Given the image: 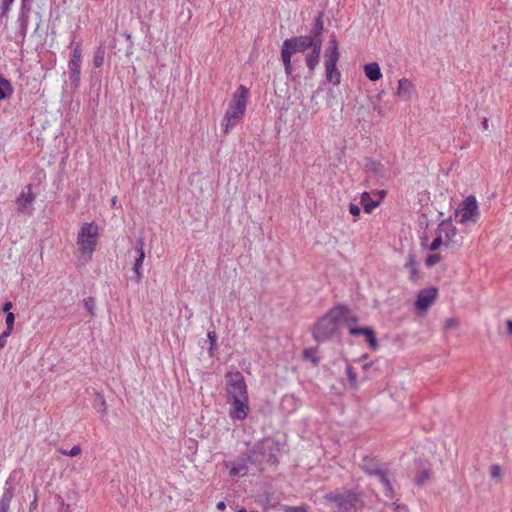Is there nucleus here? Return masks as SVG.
<instances>
[{
    "label": "nucleus",
    "mask_w": 512,
    "mask_h": 512,
    "mask_svg": "<svg viewBox=\"0 0 512 512\" xmlns=\"http://www.w3.org/2000/svg\"><path fill=\"white\" fill-rule=\"evenodd\" d=\"M324 499L333 512H361L364 506L362 493L352 489L329 492Z\"/></svg>",
    "instance_id": "nucleus-1"
},
{
    "label": "nucleus",
    "mask_w": 512,
    "mask_h": 512,
    "mask_svg": "<svg viewBox=\"0 0 512 512\" xmlns=\"http://www.w3.org/2000/svg\"><path fill=\"white\" fill-rule=\"evenodd\" d=\"M248 96L249 90L244 85H240L234 92L221 123L225 134H228L243 118L247 107Z\"/></svg>",
    "instance_id": "nucleus-2"
},
{
    "label": "nucleus",
    "mask_w": 512,
    "mask_h": 512,
    "mask_svg": "<svg viewBox=\"0 0 512 512\" xmlns=\"http://www.w3.org/2000/svg\"><path fill=\"white\" fill-rule=\"evenodd\" d=\"M346 312L345 308L332 307L324 314L313 326L312 336L317 342H325L329 340L337 330V326L341 323V318Z\"/></svg>",
    "instance_id": "nucleus-3"
},
{
    "label": "nucleus",
    "mask_w": 512,
    "mask_h": 512,
    "mask_svg": "<svg viewBox=\"0 0 512 512\" xmlns=\"http://www.w3.org/2000/svg\"><path fill=\"white\" fill-rule=\"evenodd\" d=\"M98 226L91 223H85L77 236V245L79 250L78 261L84 265L92 259L93 252L97 245Z\"/></svg>",
    "instance_id": "nucleus-4"
},
{
    "label": "nucleus",
    "mask_w": 512,
    "mask_h": 512,
    "mask_svg": "<svg viewBox=\"0 0 512 512\" xmlns=\"http://www.w3.org/2000/svg\"><path fill=\"white\" fill-rule=\"evenodd\" d=\"M324 58L325 75L327 81L332 83L333 85H338L341 81V73L337 68V62L339 60V51L338 41L335 34H332L330 36Z\"/></svg>",
    "instance_id": "nucleus-5"
},
{
    "label": "nucleus",
    "mask_w": 512,
    "mask_h": 512,
    "mask_svg": "<svg viewBox=\"0 0 512 512\" xmlns=\"http://www.w3.org/2000/svg\"><path fill=\"white\" fill-rule=\"evenodd\" d=\"M456 215L460 217L459 222L462 224L476 223L480 216L476 198L472 195L466 197L456 209Z\"/></svg>",
    "instance_id": "nucleus-6"
},
{
    "label": "nucleus",
    "mask_w": 512,
    "mask_h": 512,
    "mask_svg": "<svg viewBox=\"0 0 512 512\" xmlns=\"http://www.w3.org/2000/svg\"><path fill=\"white\" fill-rule=\"evenodd\" d=\"M226 391L228 399L241 398L248 396L247 385L240 372L228 373Z\"/></svg>",
    "instance_id": "nucleus-7"
},
{
    "label": "nucleus",
    "mask_w": 512,
    "mask_h": 512,
    "mask_svg": "<svg viewBox=\"0 0 512 512\" xmlns=\"http://www.w3.org/2000/svg\"><path fill=\"white\" fill-rule=\"evenodd\" d=\"M81 59H82L81 44L76 43V45L71 53V58L68 62L69 78H70L71 84L75 88H77L80 84Z\"/></svg>",
    "instance_id": "nucleus-8"
},
{
    "label": "nucleus",
    "mask_w": 512,
    "mask_h": 512,
    "mask_svg": "<svg viewBox=\"0 0 512 512\" xmlns=\"http://www.w3.org/2000/svg\"><path fill=\"white\" fill-rule=\"evenodd\" d=\"M230 404L229 417L233 420L243 421L249 413L248 396L241 398L228 399Z\"/></svg>",
    "instance_id": "nucleus-9"
},
{
    "label": "nucleus",
    "mask_w": 512,
    "mask_h": 512,
    "mask_svg": "<svg viewBox=\"0 0 512 512\" xmlns=\"http://www.w3.org/2000/svg\"><path fill=\"white\" fill-rule=\"evenodd\" d=\"M438 295V289L436 287H428L425 289H422L418 292L416 301H415V307L419 311H427L428 308L432 305V303L435 301Z\"/></svg>",
    "instance_id": "nucleus-10"
},
{
    "label": "nucleus",
    "mask_w": 512,
    "mask_h": 512,
    "mask_svg": "<svg viewBox=\"0 0 512 512\" xmlns=\"http://www.w3.org/2000/svg\"><path fill=\"white\" fill-rule=\"evenodd\" d=\"M315 41L308 36H297L291 37L284 40L283 44L287 46V49L292 53L304 52L307 49H311L315 45Z\"/></svg>",
    "instance_id": "nucleus-11"
},
{
    "label": "nucleus",
    "mask_w": 512,
    "mask_h": 512,
    "mask_svg": "<svg viewBox=\"0 0 512 512\" xmlns=\"http://www.w3.org/2000/svg\"><path fill=\"white\" fill-rule=\"evenodd\" d=\"M36 199L35 194L32 192V185L28 184L25 187V190L22 191L19 196L16 198V203L18 205V211L20 213H27L29 215L33 212V203Z\"/></svg>",
    "instance_id": "nucleus-12"
},
{
    "label": "nucleus",
    "mask_w": 512,
    "mask_h": 512,
    "mask_svg": "<svg viewBox=\"0 0 512 512\" xmlns=\"http://www.w3.org/2000/svg\"><path fill=\"white\" fill-rule=\"evenodd\" d=\"M348 332L353 337L364 336L365 341L368 343L372 350H377L379 348V343L376 339L375 331L372 327L350 326Z\"/></svg>",
    "instance_id": "nucleus-13"
},
{
    "label": "nucleus",
    "mask_w": 512,
    "mask_h": 512,
    "mask_svg": "<svg viewBox=\"0 0 512 512\" xmlns=\"http://www.w3.org/2000/svg\"><path fill=\"white\" fill-rule=\"evenodd\" d=\"M134 248H135V252L137 255L134 259V265H133L134 277H133V279L135 280V282H139L143 277L142 265H143V261L145 258L144 240L142 237H140L136 240Z\"/></svg>",
    "instance_id": "nucleus-14"
},
{
    "label": "nucleus",
    "mask_w": 512,
    "mask_h": 512,
    "mask_svg": "<svg viewBox=\"0 0 512 512\" xmlns=\"http://www.w3.org/2000/svg\"><path fill=\"white\" fill-rule=\"evenodd\" d=\"M386 466L377 457L372 456H364L360 464L363 472L369 476H375Z\"/></svg>",
    "instance_id": "nucleus-15"
},
{
    "label": "nucleus",
    "mask_w": 512,
    "mask_h": 512,
    "mask_svg": "<svg viewBox=\"0 0 512 512\" xmlns=\"http://www.w3.org/2000/svg\"><path fill=\"white\" fill-rule=\"evenodd\" d=\"M226 467L229 468L230 477H243L248 473V459L239 457L233 461L226 462Z\"/></svg>",
    "instance_id": "nucleus-16"
},
{
    "label": "nucleus",
    "mask_w": 512,
    "mask_h": 512,
    "mask_svg": "<svg viewBox=\"0 0 512 512\" xmlns=\"http://www.w3.org/2000/svg\"><path fill=\"white\" fill-rule=\"evenodd\" d=\"M375 477H377L379 482L382 484L385 496L389 499H393L394 489L391 483L393 473L388 469V466L384 467L378 474L375 475Z\"/></svg>",
    "instance_id": "nucleus-17"
},
{
    "label": "nucleus",
    "mask_w": 512,
    "mask_h": 512,
    "mask_svg": "<svg viewBox=\"0 0 512 512\" xmlns=\"http://www.w3.org/2000/svg\"><path fill=\"white\" fill-rule=\"evenodd\" d=\"M457 229L450 220H442L437 228L436 233L444 234L445 245H449L453 237L456 235Z\"/></svg>",
    "instance_id": "nucleus-18"
},
{
    "label": "nucleus",
    "mask_w": 512,
    "mask_h": 512,
    "mask_svg": "<svg viewBox=\"0 0 512 512\" xmlns=\"http://www.w3.org/2000/svg\"><path fill=\"white\" fill-rule=\"evenodd\" d=\"M29 18H30V13L19 11L18 18H17V24L19 27V31H18L17 37L19 39L18 42L20 44H23L25 41L27 30H28Z\"/></svg>",
    "instance_id": "nucleus-19"
},
{
    "label": "nucleus",
    "mask_w": 512,
    "mask_h": 512,
    "mask_svg": "<svg viewBox=\"0 0 512 512\" xmlns=\"http://www.w3.org/2000/svg\"><path fill=\"white\" fill-rule=\"evenodd\" d=\"M14 497V487L10 478H8L5 482V488L3 490L2 496L0 498V509L9 510L10 503Z\"/></svg>",
    "instance_id": "nucleus-20"
},
{
    "label": "nucleus",
    "mask_w": 512,
    "mask_h": 512,
    "mask_svg": "<svg viewBox=\"0 0 512 512\" xmlns=\"http://www.w3.org/2000/svg\"><path fill=\"white\" fill-rule=\"evenodd\" d=\"M321 49L322 45L317 41L315 45L311 47V52L306 55V65L310 71H314L318 65Z\"/></svg>",
    "instance_id": "nucleus-21"
},
{
    "label": "nucleus",
    "mask_w": 512,
    "mask_h": 512,
    "mask_svg": "<svg viewBox=\"0 0 512 512\" xmlns=\"http://www.w3.org/2000/svg\"><path fill=\"white\" fill-rule=\"evenodd\" d=\"M412 90L413 85L408 79L402 78L398 81L397 95L400 98L408 100L411 97Z\"/></svg>",
    "instance_id": "nucleus-22"
},
{
    "label": "nucleus",
    "mask_w": 512,
    "mask_h": 512,
    "mask_svg": "<svg viewBox=\"0 0 512 512\" xmlns=\"http://www.w3.org/2000/svg\"><path fill=\"white\" fill-rule=\"evenodd\" d=\"M365 76L371 81H378L382 78L381 69L378 63L372 62L364 66Z\"/></svg>",
    "instance_id": "nucleus-23"
},
{
    "label": "nucleus",
    "mask_w": 512,
    "mask_h": 512,
    "mask_svg": "<svg viewBox=\"0 0 512 512\" xmlns=\"http://www.w3.org/2000/svg\"><path fill=\"white\" fill-rule=\"evenodd\" d=\"M323 29H324V24H323V20H322V14L320 13L315 19L314 26L311 30V35H307V36L312 38L315 42L318 41L322 45L321 35L323 32Z\"/></svg>",
    "instance_id": "nucleus-24"
},
{
    "label": "nucleus",
    "mask_w": 512,
    "mask_h": 512,
    "mask_svg": "<svg viewBox=\"0 0 512 512\" xmlns=\"http://www.w3.org/2000/svg\"><path fill=\"white\" fill-rule=\"evenodd\" d=\"M13 92L11 82L0 74V102L11 97Z\"/></svg>",
    "instance_id": "nucleus-25"
},
{
    "label": "nucleus",
    "mask_w": 512,
    "mask_h": 512,
    "mask_svg": "<svg viewBox=\"0 0 512 512\" xmlns=\"http://www.w3.org/2000/svg\"><path fill=\"white\" fill-rule=\"evenodd\" d=\"M361 205L366 213H371L380 203V201L372 200L368 192H363L360 199Z\"/></svg>",
    "instance_id": "nucleus-26"
},
{
    "label": "nucleus",
    "mask_w": 512,
    "mask_h": 512,
    "mask_svg": "<svg viewBox=\"0 0 512 512\" xmlns=\"http://www.w3.org/2000/svg\"><path fill=\"white\" fill-rule=\"evenodd\" d=\"M93 408L101 414L103 418L107 414V404L103 395L97 393L92 401Z\"/></svg>",
    "instance_id": "nucleus-27"
},
{
    "label": "nucleus",
    "mask_w": 512,
    "mask_h": 512,
    "mask_svg": "<svg viewBox=\"0 0 512 512\" xmlns=\"http://www.w3.org/2000/svg\"><path fill=\"white\" fill-rule=\"evenodd\" d=\"M291 56H292V53L287 49V46L282 44L281 57H282L283 65L285 68V72L287 74H290L292 72Z\"/></svg>",
    "instance_id": "nucleus-28"
},
{
    "label": "nucleus",
    "mask_w": 512,
    "mask_h": 512,
    "mask_svg": "<svg viewBox=\"0 0 512 512\" xmlns=\"http://www.w3.org/2000/svg\"><path fill=\"white\" fill-rule=\"evenodd\" d=\"M382 164L371 158H367L364 164V170L368 174H377L382 169Z\"/></svg>",
    "instance_id": "nucleus-29"
},
{
    "label": "nucleus",
    "mask_w": 512,
    "mask_h": 512,
    "mask_svg": "<svg viewBox=\"0 0 512 512\" xmlns=\"http://www.w3.org/2000/svg\"><path fill=\"white\" fill-rule=\"evenodd\" d=\"M336 308H345L346 309L344 316L341 318V323L344 322L346 324H351V323H356L359 321L358 316L353 315L351 313L350 308L347 305H344V304L337 305Z\"/></svg>",
    "instance_id": "nucleus-30"
},
{
    "label": "nucleus",
    "mask_w": 512,
    "mask_h": 512,
    "mask_svg": "<svg viewBox=\"0 0 512 512\" xmlns=\"http://www.w3.org/2000/svg\"><path fill=\"white\" fill-rule=\"evenodd\" d=\"M432 477V470L431 469H423L419 473V475L415 478V484L419 487L426 484L427 481H429Z\"/></svg>",
    "instance_id": "nucleus-31"
},
{
    "label": "nucleus",
    "mask_w": 512,
    "mask_h": 512,
    "mask_svg": "<svg viewBox=\"0 0 512 512\" xmlns=\"http://www.w3.org/2000/svg\"><path fill=\"white\" fill-rule=\"evenodd\" d=\"M317 347L308 348L303 351V357L305 360H308L313 363L314 366H317L320 362V358L316 356Z\"/></svg>",
    "instance_id": "nucleus-32"
},
{
    "label": "nucleus",
    "mask_w": 512,
    "mask_h": 512,
    "mask_svg": "<svg viewBox=\"0 0 512 512\" xmlns=\"http://www.w3.org/2000/svg\"><path fill=\"white\" fill-rule=\"evenodd\" d=\"M105 57V49L100 46L95 51L94 57H93V65L95 68H100L103 65Z\"/></svg>",
    "instance_id": "nucleus-33"
},
{
    "label": "nucleus",
    "mask_w": 512,
    "mask_h": 512,
    "mask_svg": "<svg viewBox=\"0 0 512 512\" xmlns=\"http://www.w3.org/2000/svg\"><path fill=\"white\" fill-rule=\"evenodd\" d=\"M345 371H346V375L348 377L350 386L353 388H356L357 387V373L354 371V368L352 367V365L347 364Z\"/></svg>",
    "instance_id": "nucleus-34"
},
{
    "label": "nucleus",
    "mask_w": 512,
    "mask_h": 512,
    "mask_svg": "<svg viewBox=\"0 0 512 512\" xmlns=\"http://www.w3.org/2000/svg\"><path fill=\"white\" fill-rule=\"evenodd\" d=\"M442 244H445L443 236L440 233H437L436 238L432 241V243L428 247V250L430 252H436Z\"/></svg>",
    "instance_id": "nucleus-35"
},
{
    "label": "nucleus",
    "mask_w": 512,
    "mask_h": 512,
    "mask_svg": "<svg viewBox=\"0 0 512 512\" xmlns=\"http://www.w3.org/2000/svg\"><path fill=\"white\" fill-rule=\"evenodd\" d=\"M14 0H2L0 5V18L7 16Z\"/></svg>",
    "instance_id": "nucleus-36"
},
{
    "label": "nucleus",
    "mask_w": 512,
    "mask_h": 512,
    "mask_svg": "<svg viewBox=\"0 0 512 512\" xmlns=\"http://www.w3.org/2000/svg\"><path fill=\"white\" fill-rule=\"evenodd\" d=\"M210 347H209V354L212 355L213 351L217 348V335L215 331H209L207 334Z\"/></svg>",
    "instance_id": "nucleus-37"
},
{
    "label": "nucleus",
    "mask_w": 512,
    "mask_h": 512,
    "mask_svg": "<svg viewBox=\"0 0 512 512\" xmlns=\"http://www.w3.org/2000/svg\"><path fill=\"white\" fill-rule=\"evenodd\" d=\"M441 260H442V256L440 254L433 253L425 259V264L427 267H432V266L436 265L437 263H439Z\"/></svg>",
    "instance_id": "nucleus-38"
},
{
    "label": "nucleus",
    "mask_w": 512,
    "mask_h": 512,
    "mask_svg": "<svg viewBox=\"0 0 512 512\" xmlns=\"http://www.w3.org/2000/svg\"><path fill=\"white\" fill-rule=\"evenodd\" d=\"M6 331L11 332L13 331L14 322H15V315L12 312H8L6 314Z\"/></svg>",
    "instance_id": "nucleus-39"
},
{
    "label": "nucleus",
    "mask_w": 512,
    "mask_h": 512,
    "mask_svg": "<svg viewBox=\"0 0 512 512\" xmlns=\"http://www.w3.org/2000/svg\"><path fill=\"white\" fill-rule=\"evenodd\" d=\"M81 452V447L79 445L73 446L70 450L61 449L60 453L62 455H67L70 457H75Z\"/></svg>",
    "instance_id": "nucleus-40"
},
{
    "label": "nucleus",
    "mask_w": 512,
    "mask_h": 512,
    "mask_svg": "<svg viewBox=\"0 0 512 512\" xmlns=\"http://www.w3.org/2000/svg\"><path fill=\"white\" fill-rule=\"evenodd\" d=\"M84 306L90 315H94L95 299L93 297L84 299Z\"/></svg>",
    "instance_id": "nucleus-41"
},
{
    "label": "nucleus",
    "mask_w": 512,
    "mask_h": 512,
    "mask_svg": "<svg viewBox=\"0 0 512 512\" xmlns=\"http://www.w3.org/2000/svg\"><path fill=\"white\" fill-rule=\"evenodd\" d=\"M33 0H21L20 10L21 12L31 13Z\"/></svg>",
    "instance_id": "nucleus-42"
},
{
    "label": "nucleus",
    "mask_w": 512,
    "mask_h": 512,
    "mask_svg": "<svg viewBox=\"0 0 512 512\" xmlns=\"http://www.w3.org/2000/svg\"><path fill=\"white\" fill-rule=\"evenodd\" d=\"M406 266L411 269V274H412L411 278H412L416 272V260H415L414 255H412V254L409 255L408 262H407Z\"/></svg>",
    "instance_id": "nucleus-43"
},
{
    "label": "nucleus",
    "mask_w": 512,
    "mask_h": 512,
    "mask_svg": "<svg viewBox=\"0 0 512 512\" xmlns=\"http://www.w3.org/2000/svg\"><path fill=\"white\" fill-rule=\"evenodd\" d=\"M11 335V332L4 330L0 334V350L3 349L7 344V338Z\"/></svg>",
    "instance_id": "nucleus-44"
},
{
    "label": "nucleus",
    "mask_w": 512,
    "mask_h": 512,
    "mask_svg": "<svg viewBox=\"0 0 512 512\" xmlns=\"http://www.w3.org/2000/svg\"><path fill=\"white\" fill-rule=\"evenodd\" d=\"M349 212L353 215V216H359L360 215V207L354 203H350L349 204Z\"/></svg>",
    "instance_id": "nucleus-45"
},
{
    "label": "nucleus",
    "mask_w": 512,
    "mask_h": 512,
    "mask_svg": "<svg viewBox=\"0 0 512 512\" xmlns=\"http://www.w3.org/2000/svg\"><path fill=\"white\" fill-rule=\"evenodd\" d=\"M287 512H306V509L303 507H288Z\"/></svg>",
    "instance_id": "nucleus-46"
},
{
    "label": "nucleus",
    "mask_w": 512,
    "mask_h": 512,
    "mask_svg": "<svg viewBox=\"0 0 512 512\" xmlns=\"http://www.w3.org/2000/svg\"><path fill=\"white\" fill-rule=\"evenodd\" d=\"M12 303L10 301H7L3 304V311L7 314L8 312H11Z\"/></svg>",
    "instance_id": "nucleus-47"
},
{
    "label": "nucleus",
    "mask_w": 512,
    "mask_h": 512,
    "mask_svg": "<svg viewBox=\"0 0 512 512\" xmlns=\"http://www.w3.org/2000/svg\"><path fill=\"white\" fill-rule=\"evenodd\" d=\"M492 477H497L500 475V467L499 466H493L491 471Z\"/></svg>",
    "instance_id": "nucleus-48"
},
{
    "label": "nucleus",
    "mask_w": 512,
    "mask_h": 512,
    "mask_svg": "<svg viewBox=\"0 0 512 512\" xmlns=\"http://www.w3.org/2000/svg\"><path fill=\"white\" fill-rule=\"evenodd\" d=\"M456 324V321L454 319H447L445 322V326L447 328L453 327Z\"/></svg>",
    "instance_id": "nucleus-49"
},
{
    "label": "nucleus",
    "mask_w": 512,
    "mask_h": 512,
    "mask_svg": "<svg viewBox=\"0 0 512 512\" xmlns=\"http://www.w3.org/2000/svg\"><path fill=\"white\" fill-rule=\"evenodd\" d=\"M506 325H507V332H508V334L512 335V320L508 319L506 321Z\"/></svg>",
    "instance_id": "nucleus-50"
},
{
    "label": "nucleus",
    "mask_w": 512,
    "mask_h": 512,
    "mask_svg": "<svg viewBox=\"0 0 512 512\" xmlns=\"http://www.w3.org/2000/svg\"><path fill=\"white\" fill-rule=\"evenodd\" d=\"M481 126H482V129L483 130H488L489 128V122H488V119L487 118H484L482 123H481Z\"/></svg>",
    "instance_id": "nucleus-51"
},
{
    "label": "nucleus",
    "mask_w": 512,
    "mask_h": 512,
    "mask_svg": "<svg viewBox=\"0 0 512 512\" xmlns=\"http://www.w3.org/2000/svg\"><path fill=\"white\" fill-rule=\"evenodd\" d=\"M268 461H269L270 463H272V464H276V463H278L277 457H276L274 454H270V455H269V459H268Z\"/></svg>",
    "instance_id": "nucleus-52"
},
{
    "label": "nucleus",
    "mask_w": 512,
    "mask_h": 512,
    "mask_svg": "<svg viewBox=\"0 0 512 512\" xmlns=\"http://www.w3.org/2000/svg\"><path fill=\"white\" fill-rule=\"evenodd\" d=\"M217 509L224 510L226 508V504L224 501H219L216 505Z\"/></svg>",
    "instance_id": "nucleus-53"
},
{
    "label": "nucleus",
    "mask_w": 512,
    "mask_h": 512,
    "mask_svg": "<svg viewBox=\"0 0 512 512\" xmlns=\"http://www.w3.org/2000/svg\"><path fill=\"white\" fill-rule=\"evenodd\" d=\"M379 195H380V198L382 199L386 195V192L384 190H381V191H379Z\"/></svg>",
    "instance_id": "nucleus-54"
},
{
    "label": "nucleus",
    "mask_w": 512,
    "mask_h": 512,
    "mask_svg": "<svg viewBox=\"0 0 512 512\" xmlns=\"http://www.w3.org/2000/svg\"><path fill=\"white\" fill-rule=\"evenodd\" d=\"M36 503H37V500H36V499H34V501L31 503V506H35V505H36Z\"/></svg>",
    "instance_id": "nucleus-55"
},
{
    "label": "nucleus",
    "mask_w": 512,
    "mask_h": 512,
    "mask_svg": "<svg viewBox=\"0 0 512 512\" xmlns=\"http://www.w3.org/2000/svg\"><path fill=\"white\" fill-rule=\"evenodd\" d=\"M369 366H370L369 364H365V365L363 366V368H364V369H367Z\"/></svg>",
    "instance_id": "nucleus-56"
},
{
    "label": "nucleus",
    "mask_w": 512,
    "mask_h": 512,
    "mask_svg": "<svg viewBox=\"0 0 512 512\" xmlns=\"http://www.w3.org/2000/svg\"><path fill=\"white\" fill-rule=\"evenodd\" d=\"M115 202H116V198L114 197V198L112 199V204H115Z\"/></svg>",
    "instance_id": "nucleus-57"
},
{
    "label": "nucleus",
    "mask_w": 512,
    "mask_h": 512,
    "mask_svg": "<svg viewBox=\"0 0 512 512\" xmlns=\"http://www.w3.org/2000/svg\"><path fill=\"white\" fill-rule=\"evenodd\" d=\"M0 512H9V510H5V509H0Z\"/></svg>",
    "instance_id": "nucleus-58"
}]
</instances>
